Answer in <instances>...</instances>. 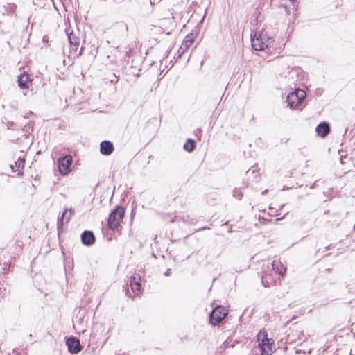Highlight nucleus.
Returning <instances> with one entry per match:
<instances>
[{"instance_id":"f8f14e48","label":"nucleus","mask_w":355,"mask_h":355,"mask_svg":"<svg viewBox=\"0 0 355 355\" xmlns=\"http://www.w3.org/2000/svg\"><path fill=\"white\" fill-rule=\"evenodd\" d=\"M140 277L139 275H133L131 277L130 284L133 293L137 294L140 291L141 285L139 284Z\"/></svg>"},{"instance_id":"20e7f679","label":"nucleus","mask_w":355,"mask_h":355,"mask_svg":"<svg viewBox=\"0 0 355 355\" xmlns=\"http://www.w3.org/2000/svg\"><path fill=\"white\" fill-rule=\"evenodd\" d=\"M261 342L259 344L261 355H271L275 347V343L272 339L268 338V334H261Z\"/></svg>"},{"instance_id":"4468645a","label":"nucleus","mask_w":355,"mask_h":355,"mask_svg":"<svg viewBox=\"0 0 355 355\" xmlns=\"http://www.w3.org/2000/svg\"><path fill=\"white\" fill-rule=\"evenodd\" d=\"M195 35L193 34L187 35L182 42L183 49H188L195 41Z\"/></svg>"},{"instance_id":"1a4fd4ad","label":"nucleus","mask_w":355,"mask_h":355,"mask_svg":"<svg viewBox=\"0 0 355 355\" xmlns=\"http://www.w3.org/2000/svg\"><path fill=\"white\" fill-rule=\"evenodd\" d=\"M81 241L83 245L90 246L95 242V236L91 231H84L81 234Z\"/></svg>"},{"instance_id":"f03ea898","label":"nucleus","mask_w":355,"mask_h":355,"mask_svg":"<svg viewBox=\"0 0 355 355\" xmlns=\"http://www.w3.org/2000/svg\"><path fill=\"white\" fill-rule=\"evenodd\" d=\"M228 311L223 306L214 308L209 314V322L211 325H216L222 322L227 315Z\"/></svg>"},{"instance_id":"bb28decb","label":"nucleus","mask_w":355,"mask_h":355,"mask_svg":"<svg viewBox=\"0 0 355 355\" xmlns=\"http://www.w3.org/2000/svg\"><path fill=\"white\" fill-rule=\"evenodd\" d=\"M259 334H261V333H263V332H262V331H261V330H260V331H259Z\"/></svg>"},{"instance_id":"dca6fc26","label":"nucleus","mask_w":355,"mask_h":355,"mask_svg":"<svg viewBox=\"0 0 355 355\" xmlns=\"http://www.w3.org/2000/svg\"><path fill=\"white\" fill-rule=\"evenodd\" d=\"M24 159L19 157L18 159L15 162L14 164L10 165V168L13 172L19 171L20 168H24Z\"/></svg>"},{"instance_id":"4be33fe9","label":"nucleus","mask_w":355,"mask_h":355,"mask_svg":"<svg viewBox=\"0 0 355 355\" xmlns=\"http://www.w3.org/2000/svg\"><path fill=\"white\" fill-rule=\"evenodd\" d=\"M124 26L125 27V30L127 31L128 30V26L126 24H124Z\"/></svg>"},{"instance_id":"5701e85b","label":"nucleus","mask_w":355,"mask_h":355,"mask_svg":"<svg viewBox=\"0 0 355 355\" xmlns=\"http://www.w3.org/2000/svg\"><path fill=\"white\" fill-rule=\"evenodd\" d=\"M261 336L260 334H258V336H259L258 340L261 339V336Z\"/></svg>"},{"instance_id":"9b49d317","label":"nucleus","mask_w":355,"mask_h":355,"mask_svg":"<svg viewBox=\"0 0 355 355\" xmlns=\"http://www.w3.org/2000/svg\"><path fill=\"white\" fill-rule=\"evenodd\" d=\"M114 150V146L112 142L109 141H103L101 144V153L103 155H109Z\"/></svg>"},{"instance_id":"412c9836","label":"nucleus","mask_w":355,"mask_h":355,"mask_svg":"<svg viewBox=\"0 0 355 355\" xmlns=\"http://www.w3.org/2000/svg\"><path fill=\"white\" fill-rule=\"evenodd\" d=\"M170 271H171V270H170V269H168V270L164 272V275H165V276H168V275H170Z\"/></svg>"},{"instance_id":"f3484780","label":"nucleus","mask_w":355,"mask_h":355,"mask_svg":"<svg viewBox=\"0 0 355 355\" xmlns=\"http://www.w3.org/2000/svg\"><path fill=\"white\" fill-rule=\"evenodd\" d=\"M195 147H196L195 141L191 139H189L187 140V141L185 143V144L184 145V148L188 152L193 151L194 150Z\"/></svg>"},{"instance_id":"9d476101","label":"nucleus","mask_w":355,"mask_h":355,"mask_svg":"<svg viewBox=\"0 0 355 355\" xmlns=\"http://www.w3.org/2000/svg\"><path fill=\"white\" fill-rule=\"evenodd\" d=\"M317 134L321 137H325L330 132V127L328 123L322 122L315 128Z\"/></svg>"},{"instance_id":"0eeeda50","label":"nucleus","mask_w":355,"mask_h":355,"mask_svg":"<svg viewBox=\"0 0 355 355\" xmlns=\"http://www.w3.org/2000/svg\"><path fill=\"white\" fill-rule=\"evenodd\" d=\"M66 343L71 353H78L81 349L79 340L74 337H69Z\"/></svg>"},{"instance_id":"b1692460","label":"nucleus","mask_w":355,"mask_h":355,"mask_svg":"<svg viewBox=\"0 0 355 355\" xmlns=\"http://www.w3.org/2000/svg\"><path fill=\"white\" fill-rule=\"evenodd\" d=\"M263 284L264 287L268 286L267 285H266V284H264V282H263Z\"/></svg>"},{"instance_id":"f257e3e1","label":"nucleus","mask_w":355,"mask_h":355,"mask_svg":"<svg viewBox=\"0 0 355 355\" xmlns=\"http://www.w3.org/2000/svg\"><path fill=\"white\" fill-rule=\"evenodd\" d=\"M125 215V209L120 206H118L114 209L109 216L108 225L110 229L115 230L119 227L123 218Z\"/></svg>"},{"instance_id":"7ed1b4c3","label":"nucleus","mask_w":355,"mask_h":355,"mask_svg":"<svg viewBox=\"0 0 355 355\" xmlns=\"http://www.w3.org/2000/svg\"><path fill=\"white\" fill-rule=\"evenodd\" d=\"M305 96V92L300 89H297L295 92L289 93L286 98L288 105L291 109L297 107Z\"/></svg>"},{"instance_id":"6ab92c4d","label":"nucleus","mask_w":355,"mask_h":355,"mask_svg":"<svg viewBox=\"0 0 355 355\" xmlns=\"http://www.w3.org/2000/svg\"><path fill=\"white\" fill-rule=\"evenodd\" d=\"M182 47H183V44H181V46L178 50L179 56H182V55H183L184 53L187 50V49H183Z\"/></svg>"},{"instance_id":"ddd939ff","label":"nucleus","mask_w":355,"mask_h":355,"mask_svg":"<svg viewBox=\"0 0 355 355\" xmlns=\"http://www.w3.org/2000/svg\"><path fill=\"white\" fill-rule=\"evenodd\" d=\"M272 269L279 275L283 276L286 271V268L279 261H273L272 263Z\"/></svg>"},{"instance_id":"aec40b11","label":"nucleus","mask_w":355,"mask_h":355,"mask_svg":"<svg viewBox=\"0 0 355 355\" xmlns=\"http://www.w3.org/2000/svg\"><path fill=\"white\" fill-rule=\"evenodd\" d=\"M234 196L239 199H240L242 196L241 193L239 191H234Z\"/></svg>"},{"instance_id":"a878e982","label":"nucleus","mask_w":355,"mask_h":355,"mask_svg":"<svg viewBox=\"0 0 355 355\" xmlns=\"http://www.w3.org/2000/svg\"><path fill=\"white\" fill-rule=\"evenodd\" d=\"M295 0H290V1H291L292 3H294Z\"/></svg>"},{"instance_id":"393cba45","label":"nucleus","mask_w":355,"mask_h":355,"mask_svg":"<svg viewBox=\"0 0 355 355\" xmlns=\"http://www.w3.org/2000/svg\"><path fill=\"white\" fill-rule=\"evenodd\" d=\"M150 4H151V5H154V4H155V3H153V1H150Z\"/></svg>"},{"instance_id":"2eb2a0df","label":"nucleus","mask_w":355,"mask_h":355,"mask_svg":"<svg viewBox=\"0 0 355 355\" xmlns=\"http://www.w3.org/2000/svg\"><path fill=\"white\" fill-rule=\"evenodd\" d=\"M18 85L21 88H28V83L30 81L27 74H22L18 77Z\"/></svg>"},{"instance_id":"423d86ee","label":"nucleus","mask_w":355,"mask_h":355,"mask_svg":"<svg viewBox=\"0 0 355 355\" xmlns=\"http://www.w3.org/2000/svg\"><path fill=\"white\" fill-rule=\"evenodd\" d=\"M251 42L252 46L255 51H262L268 46L266 43L263 41V38L260 35L257 37V34L254 37L251 35Z\"/></svg>"},{"instance_id":"a211bd4d","label":"nucleus","mask_w":355,"mask_h":355,"mask_svg":"<svg viewBox=\"0 0 355 355\" xmlns=\"http://www.w3.org/2000/svg\"><path fill=\"white\" fill-rule=\"evenodd\" d=\"M68 40H69V42L70 44H71V45L78 46L79 44V42H80L79 37H78L73 33H71L68 35Z\"/></svg>"},{"instance_id":"6e6552de","label":"nucleus","mask_w":355,"mask_h":355,"mask_svg":"<svg viewBox=\"0 0 355 355\" xmlns=\"http://www.w3.org/2000/svg\"><path fill=\"white\" fill-rule=\"evenodd\" d=\"M74 214V210L73 209H66L65 211L62 213L61 217L58 218V230L64 225V223H67L69 222L71 218Z\"/></svg>"},{"instance_id":"39448f33","label":"nucleus","mask_w":355,"mask_h":355,"mask_svg":"<svg viewBox=\"0 0 355 355\" xmlns=\"http://www.w3.org/2000/svg\"><path fill=\"white\" fill-rule=\"evenodd\" d=\"M72 163V157L66 155L58 159L59 171L64 175H67L70 171V166Z\"/></svg>"}]
</instances>
